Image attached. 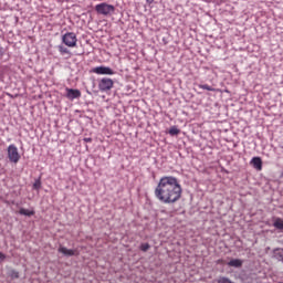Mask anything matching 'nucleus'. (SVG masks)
Returning <instances> with one entry per match:
<instances>
[{
  "label": "nucleus",
  "mask_w": 283,
  "mask_h": 283,
  "mask_svg": "<svg viewBox=\"0 0 283 283\" xmlns=\"http://www.w3.org/2000/svg\"><path fill=\"white\" fill-rule=\"evenodd\" d=\"M155 198L164 205H175L182 198L180 180L174 176H164L159 179L155 191Z\"/></svg>",
  "instance_id": "1"
},
{
  "label": "nucleus",
  "mask_w": 283,
  "mask_h": 283,
  "mask_svg": "<svg viewBox=\"0 0 283 283\" xmlns=\"http://www.w3.org/2000/svg\"><path fill=\"white\" fill-rule=\"evenodd\" d=\"M7 156L9 163H13V165H17L21 160V154H19V148L14 144L8 146Z\"/></svg>",
  "instance_id": "2"
},
{
  "label": "nucleus",
  "mask_w": 283,
  "mask_h": 283,
  "mask_svg": "<svg viewBox=\"0 0 283 283\" xmlns=\"http://www.w3.org/2000/svg\"><path fill=\"white\" fill-rule=\"evenodd\" d=\"M116 8L112 4H107V2H102L95 6V11L97 14H103L104 17H109V14L114 13Z\"/></svg>",
  "instance_id": "3"
},
{
  "label": "nucleus",
  "mask_w": 283,
  "mask_h": 283,
  "mask_svg": "<svg viewBox=\"0 0 283 283\" xmlns=\"http://www.w3.org/2000/svg\"><path fill=\"white\" fill-rule=\"evenodd\" d=\"M62 43H64L66 48H76L78 38H76V33L74 32H66L64 35H62Z\"/></svg>",
  "instance_id": "4"
},
{
  "label": "nucleus",
  "mask_w": 283,
  "mask_h": 283,
  "mask_svg": "<svg viewBox=\"0 0 283 283\" xmlns=\"http://www.w3.org/2000/svg\"><path fill=\"white\" fill-rule=\"evenodd\" d=\"M114 87V80L109 77H103L98 82L99 92H109Z\"/></svg>",
  "instance_id": "5"
},
{
  "label": "nucleus",
  "mask_w": 283,
  "mask_h": 283,
  "mask_svg": "<svg viewBox=\"0 0 283 283\" xmlns=\"http://www.w3.org/2000/svg\"><path fill=\"white\" fill-rule=\"evenodd\" d=\"M94 74H106L108 76L114 75V70L109 69V66H97L93 69Z\"/></svg>",
  "instance_id": "6"
},
{
  "label": "nucleus",
  "mask_w": 283,
  "mask_h": 283,
  "mask_svg": "<svg viewBox=\"0 0 283 283\" xmlns=\"http://www.w3.org/2000/svg\"><path fill=\"white\" fill-rule=\"evenodd\" d=\"M57 251H59V253L64 254L66 258H72L73 255H78V250L67 249L63 245H60Z\"/></svg>",
  "instance_id": "7"
},
{
  "label": "nucleus",
  "mask_w": 283,
  "mask_h": 283,
  "mask_svg": "<svg viewBox=\"0 0 283 283\" xmlns=\"http://www.w3.org/2000/svg\"><path fill=\"white\" fill-rule=\"evenodd\" d=\"M66 98H69V101L81 98V92L76 88H66Z\"/></svg>",
  "instance_id": "8"
},
{
  "label": "nucleus",
  "mask_w": 283,
  "mask_h": 283,
  "mask_svg": "<svg viewBox=\"0 0 283 283\" xmlns=\"http://www.w3.org/2000/svg\"><path fill=\"white\" fill-rule=\"evenodd\" d=\"M250 163H251L252 167H254V169H256V171H262V158L253 157Z\"/></svg>",
  "instance_id": "9"
},
{
  "label": "nucleus",
  "mask_w": 283,
  "mask_h": 283,
  "mask_svg": "<svg viewBox=\"0 0 283 283\" xmlns=\"http://www.w3.org/2000/svg\"><path fill=\"white\" fill-rule=\"evenodd\" d=\"M57 50H59L61 56H66V59H72V51H70V49H67L63 45H59Z\"/></svg>",
  "instance_id": "10"
},
{
  "label": "nucleus",
  "mask_w": 283,
  "mask_h": 283,
  "mask_svg": "<svg viewBox=\"0 0 283 283\" xmlns=\"http://www.w3.org/2000/svg\"><path fill=\"white\" fill-rule=\"evenodd\" d=\"M243 261L240 259H232L228 262V266H233L234 269L242 268Z\"/></svg>",
  "instance_id": "11"
},
{
  "label": "nucleus",
  "mask_w": 283,
  "mask_h": 283,
  "mask_svg": "<svg viewBox=\"0 0 283 283\" xmlns=\"http://www.w3.org/2000/svg\"><path fill=\"white\" fill-rule=\"evenodd\" d=\"M19 213H20V216H28L30 218V217L34 216L35 212H34V210H28V209L21 208L19 210Z\"/></svg>",
  "instance_id": "12"
},
{
  "label": "nucleus",
  "mask_w": 283,
  "mask_h": 283,
  "mask_svg": "<svg viewBox=\"0 0 283 283\" xmlns=\"http://www.w3.org/2000/svg\"><path fill=\"white\" fill-rule=\"evenodd\" d=\"M273 227H275V229L283 230V220H282V218H276L274 220Z\"/></svg>",
  "instance_id": "13"
},
{
  "label": "nucleus",
  "mask_w": 283,
  "mask_h": 283,
  "mask_svg": "<svg viewBox=\"0 0 283 283\" xmlns=\"http://www.w3.org/2000/svg\"><path fill=\"white\" fill-rule=\"evenodd\" d=\"M168 134H170V136H178V134H180V129H178V127H176V126H172L168 130Z\"/></svg>",
  "instance_id": "14"
},
{
  "label": "nucleus",
  "mask_w": 283,
  "mask_h": 283,
  "mask_svg": "<svg viewBox=\"0 0 283 283\" xmlns=\"http://www.w3.org/2000/svg\"><path fill=\"white\" fill-rule=\"evenodd\" d=\"M200 90H207V92H216V88L211 87L208 84H199Z\"/></svg>",
  "instance_id": "15"
},
{
  "label": "nucleus",
  "mask_w": 283,
  "mask_h": 283,
  "mask_svg": "<svg viewBox=\"0 0 283 283\" xmlns=\"http://www.w3.org/2000/svg\"><path fill=\"white\" fill-rule=\"evenodd\" d=\"M140 251H143L144 253H147V251H149V249H151V245H149V243H142L139 247Z\"/></svg>",
  "instance_id": "16"
},
{
  "label": "nucleus",
  "mask_w": 283,
  "mask_h": 283,
  "mask_svg": "<svg viewBox=\"0 0 283 283\" xmlns=\"http://www.w3.org/2000/svg\"><path fill=\"white\" fill-rule=\"evenodd\" d=\"M33 189L35 191H39V189H41V179H36L33 184Z\"/></svg>",
  "instance_id": "17"
},
{
  "label": "nucleus",
  "mask_w": 283,
  "mask_h": 283,
  "mask_svg": "<svg viewBox=\"0 0 283 283\" xmlns=\"http://www.w3.org/2000/svg\"><path fill=\"white\" fill-rule=\"evenodd\" d=\"M12 277H19V272L18 271H11Z\"/></svg>",
  "instance_id": "18"
},
{
  "label": "nucleus",
  "mask_w": 283,
  "mask_h": 283,
  "mask_svg": "<svg viewBox=\"0 0 283 283\" xmlns=\"http://www.w3.org/2000/svg\"><path fill=\"white\" fill-rule=\"evenodd\" d=\"M84 143H92V138L91 137H85Z\"/></svg>",
  "instance_id": "19"
},
{
  "label": "nucleus",
  "mask_w": 283,
  "mask_h": 283,
  "mask_svg": "<svg viewBox=\"0 0 283 283\" xmlns=\"http://www.w3.org/2000/svg\"><path fill=\"white\" fill-rule=\"evenodd\" d=\"M0 260H6V254H3L2 252H0Z\"/></svg>",
  "instance_id": "20"
},
{
  "label": "nucleus",
  "mask_w": 283,
  "mask_h": 283,
  "mask_svg": "<svg viewBox=\"0 0 283 283\" xmlns=\"http://www.w3.org/2000/svg\"><path fill=\"white\" fill-rule=\"evenodd\" d=\"M146 2L151 6V3H154V0H146Z\"/></svg>",
  "instance_id": "21"
},
{
  "label": "nucleus",
  "mask_w": 283,
  "mask_h": 283,
  "mask_svg": "<svg viewBox=\"0 0 283 283\" xmlns=\"http://www.w3.org/2000/svg\"><path fill=\"white\" fill-rule=\"evenodd\" d=\"M0 56H3V48L0 46Z\"/></svg>",
  "instance_id": "22"
}]
</instances>
